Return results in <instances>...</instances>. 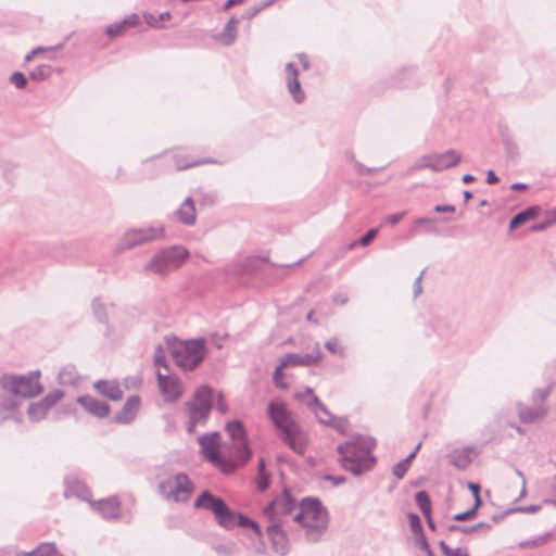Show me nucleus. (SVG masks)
Returning a JSON list of instances; mask_svg holds the SVG:
<instances>
[{"mask_svg": "<svg viewBox=\"0 0 556 556\" xmlns=\"http://www.w3.org/2000/svg\"><path fill=\"white\" fill-rule=\"evenodd\" d=\"M140 407V397L137 395L129 396L123 408L115 416V421L124 425L131 422L136 418Z\"/></svg>", "mask_w": 556, "mask_h": 556, "instance_id": "nucleus-20", "label": "nucleus"}, {"mask_svg": "<svg viewBox=\"0 0 556 556\" xmlns=\"http://www.w3.org/2000/svg\"><path fill=\"white\" fill-rule=\"evenodd\" d=\"M403 216H404V213H397V214L390 215L387 217V223H389L390 225H396L402 220Z\"/></svg>", "mask_w": 556, "mask_h": 556, "instance_id": "nucleus-63", "label": "nucleus"}, {"mask_svg": "<svg viewBox=\"0 0 556 556\" xmlns=\"http://www.w3.org/2000/svg\"><path fill=\"white\" fill-rule=\"evenodd\" d=\"M174 264V248L159 251L147 265L146 269L157 275H164L172 270Z\"/></svg>", "mask_w": 556, "mask_h": 556, "instance_id": "nucleus-15", "label": "nucleus"}, {"mask_svg": "<svg viewBox=\"0 0 556 556\" xmlns=\"http://www.w3.org/2000/svg\"><path fill=\"white\" fill-rule=\"evenodd\" d=\"M323 479L326 481H330L334 486H339L346 481V478L344 476L325 475Z\"/></svg>", "mask_w": 556, "mask_h": 556, "instance_id": "nucleus-56", "label": "nucleus"}, {"mask_svg": "<svg viewBox=\"0 0 556 556\" xmlns=\"http://www.w3.org/2000/svg\"><path fill=\"white\" fill-rule=\"evenodd\" d=\"M292 520L306 528L307 540L316 542L328 527V511L318 498L305 497Z\"/></svg>", "mask_w": 556, "mask_h": 556, "instance_id": "nucleus-3", "label": "nucleus"}, {"mask_svg": "<svg viewBox=\"0 0 556 556\" xmlns=\"http://www.w3.org/2000/svg\"><path fill=\"white\" fill-rule=\"evenodd\" d=\"M213 406V390L206 386L200 387L187 404L189 421L187 431L194 432L198 425H204L210 416Z\"/></svg>", "mask_w": 556, "mask_h": 556, "instance_id": "nucleus-5", "label": "nucleus"}, {"mask_svg": "<svg viewBox=\"0 0 556 556\" xmlns=\"http://www.w3.org/2000/svg\"><path fill=\"white\" fill-rule=\"evenodd\" d=\"M312 412L316 415L319 422L320 418L330 419V416H333L320 401L319 405H316V408L312 409Z\"/></svg>", "mask_w": 556, "mask_h": 556, "instance_id": "nucleus-50", "label": "nucleus"}, {"mask_svg": "<svg viewBox=\"0 0 556 556\" xmlns=\"http://www.w3.org/2000/svg\"><path fill=\"white\" fill-rule=\"evenodd\" d=\"M256 484L258 491L264 492L269 486V476L267 473H263L262 476L257 475Z\"/></svg>", "mask_w": 556, "mask_h": 556, "instance_id": "nucleus-53", "label": "nucleus"}, {"mask_svg": "<svg viewBox=\"0 0 556 556\" xmlns=\"http://www.w3.org/2000/svg\"><path fill=\"white\" fill-rule=\"evenodd\" d=\"M91 505L103 518L111 519L119 517L121 505L116 497L92 502Z\"/></svg>", "mask_w": 556, "mask_h": 556, "instance_id": "nucleus-22", "label": "nucleus"}, {"mask_svg": "<svg viewBox=\"0 0 556 556\" xmlns=\"http://www.w3.org/2000/svg\"><path fill=\"white\" fill-rule=\"evenodd\" d=\"M189 256V252L181 247L176 245V267L185 262Z\"/></svg>", "mask_w": 556, "mask_h": 556, "instance_id": "nucleus-54", "label": "nucleus"}, {"mask_svg": "<svg viewBox=\"0 0 556 556\" xmlns=\"http://www.w3.org/2000/svg\"><path fill=\"white\" fill-rule=\"evenodd\" d=\"M40 371L34 370L26 376L7 375L0 380L2 388L15 396L34 397L41 393Z\"/></svg>", "mask_w": 556, "mask_h": 556, "instance_id": "nucleus-6", "label": "nucleus"}, {"mask_svg": "<svg viewBox=\"0 0 556 556\" xmlns=\"http://www.w3.org/2000/svg\"><path fill=\"white\" fill-rule=\"evenodd\" d=\"M267 415L275 428L280 432L281 440L296 454L304 455L307 435L293 418L292 413L281 401H270Z\"/></svg>", "mask_w": 556, "mask_h": 556, "instance_id": "nucleus-1", "label": "nucleus"}, {"mask_svg": "<svg viewBox=\"0 0 556 556\" xmlns=\"http://www.w3.org/2000/svg\"><path fill=\"white\" fill-rule=\"evenodd\" d=\"M10 81L18 89H22L26 86L27 84V79L25 77V75L21 72H14L11 76H10Z\"/></svg>", "mask_w": 556, "mask_h": 556, "instance_id": "nucleus-48", "label": "nucleus"}, {"mask_svg": "<svg viewBox=\"0 0 556 556\" xmlns=\"http://www.w3.org/2000/svg\"><path fill=\"white\" fill-rule=\"evenodd\" d=\"M435 213H453L455 212V206L453 205H435L433 207Z\"/></svg>", "mask_w": 556, "mask_h": 556, "instance_id": "nucleus-62", "label": "nucleus"}, {"mask_svg": "<svg viewBox=\"0 0 556 556\" xmlns=\"http://www.w3.org/2000/svg\"><path fill=\"white\" fill-rule=\"evenodd\" d=\"M286 84L289 93L295 103H302L305 100V92L303 91L299 81V70L293 63H287L285 67Z\"/></svg>", "mask_w": 556, "mask_h": 556, "instance_id": "nucleus-16", "label": "nucleus"}, {"mask_svg": "<svg viewBox=\"0 0 556 556\" xmlns=\"http://www.w3.org/2000/svg\"><path fill=\"white\" fill-rule=\"evenodd\" d=\"M408 520H409L410 528L415 534V538H417L420 532H424L420 518L416 514H409Z\"/></svg>", "mask_w": 556, "mask_h": 556, "instance_id": "nucleus-46", "label": "nucleus"}, {"mask_svg": "<svg viewBox=\"0 0 556 556\" xmlns=\"http://www.w3.org/2000/svg\"><path fill=\"white\" fill-rule=\"evenodd\" d=\"M439 546L444 556H469L466 549L460 547L451 548L444 541H441Z\"/></svg>", "mask_w": 556, "mask_h": 556, "instance_id": "nucleus-38", "label": "nucleus"}, {"mask_svg": "<svg viewBox=\"0 0 556 556\" xmlns=\"http://www.w3.org/2000/svg\"><path fill=\"white\" fill-rule=\"evenodd\" d=\"M549 392H551L549 387L535 390L532 395V400H533L534 404L539 405L538 404L539 402L540 403L544 402V400L548 396Z\"/></svg>", "mask_w": 556, "mask_h": 556, "instance_id": "nucleus-51", "label": "nucleus"}, {"mask_svg": "<svg viewBox=\"0 0 556 556\" xmlns=\"http://www.w3.org/2000/svg\"><path fill=\"white\" fill-rule=\"evenodd\" d=\"M164 229L162 227L135 228L126 231L121 240V249L128 250L139 244L154 241L163 238Z\"/></svg>", "mask_w": 556, "mask_h": 556, "instance_id": "nucleus-11", "label": "nucleus"}, {"mask_svg": "<svg viewBox=\"0 0 556 556\" xmlns=\"http://www.w3.org/2000/svg\"><path fill=\"white\" fill-rule=\"evenodd\" d=\"M125 29H126V27L124 26L123 22L121 21V22H117V23H114V24L108 26L106 34L110 37L114 38V37L121 36Z\"/></svg>", "mask_w": 556, "mask_h": 556, "instance_id": "nucleus-47", "label": "nucleus"}, {"mask_svg": "<svg viewBox=\"0 0 556 556\" xmlns=\"http://www.w3.org/2000/svg\"><path fill=\"white\" fill-rule=\"evenodd\" d=\"M471 452L472 450L470 447L454 450L448 455L451 464L457 469H466L471 463Z\"/></svg>", "mask_w": 556, "mask_h": 556, "instance_id": "nucleus-27", "label": "nucleus"}, {"mask_svg": "<svg viewBox=\"0 0 556 556\" xmlns=\"http://www.w3.org/2000/svg\"><path fill=\"white\" fill-rule=\"evenodd\" d=\"M77 403H79L86 412L98 418H104L110 414V406L108 404L90 395L79 396Z\"/></svg>", "mask_w": 556, "mask_h": 556, "instance_id": "nucleus-21", "label": "nucleus"}, {"mask_svg": "<svg viewBox=\"0 0 556 556\" xmlns=\"http://www.w3.org/2000/svg\"><path fill=\"white\" fill-rule=\"evenodd\" d=\"M154 366L160 392L163 394L165 402L172 403L174 401V377L165 362V351L162 346L155 349Z\"/></svg>", "mask_w": 556, "mask_h": 556, "instance_id": "nucleus-9", "label": "nucleus"}, {"mask_svg": "<svg viewBox=\"0 0 556 556\" xmlns=\"http://www.w3.org/2000/svg\"><path fill=\"white\" fill-rule=\"evenodd\" d=\"M56 547L53 543H41L36 549L24 553L25 556H53Z\"/></svg>", "mask_w": 556, "mask_h": 556, "instance_id": "nucleus-35", "label": "nucleus"}, {"mask_svg": "<svg viewBox=\"0 0 556 556\" xmlns=\"http://www.w3.org/2000/svg\"><path fill=\"white\" fill-rule=\"evenodd\" d=\"M226 431L232 441L231 455L238 462L237 465H243L252 455L243 425L239 420L229 421L226 425Z\"/></svg>", "mask_w": 556, "mask_h": 556, "instance_id": "nucleus-8", "label": "nucleus"}, {"mask_svg": "<svg viewBox=\"0 0 556 556\" xmlns=\"http://www.w3.org/2000/svg\"><path fill=\"white\" fill-rule=\"evenodd\" d=\"M415 545L422 549L427 556H434L432 549L430 548V545L427 541V538L425 535V532H420L417 538H415Z\"/></svg>", "mask_w": 556, "mask_h": 556, "instance_id": "nucleus-40", "label": "nucleus"}, {"mask_svg": "<svg viewBox=\"0 0 556 556\" xmlns=\"http://www.w3.org/2000/svg\"><path fill=\"white\" fill-rule=\"evenodd\" d=\"M92 308L94 316L102 323L106 321L105 306L99 300L92 302Z\"/></svg>", "mask_w": 556, "mask_h": 556, "instance_id": "nucleus-44", "label": "nucleus"}, {"mask_svg": "<svg viewBox=\"0 0 556 556\" xmlns=\"http://www.w3.org/2000/svg\"><path fill=\"white\" fill-rule=\"evenodd\" d=\"M283 521H273L266 528L267 534L271 541L274 551L279 555L287 554L289 546L286 534L282 530Z\"/></svg>", "mask_w": 556, "mask_h": 556, "instance_id": "nucleus-17", "label": "nucleus"}, {"mask_svg": "<svg viewBox=\"0 0 556 556\" xmlns=\"http://www.w3.org/2000/svg\"><path fill=\"white\" fill-rule=\"evenodd\" d=\"M286 368H288L286 366V363H283V361L280 358L279 365L276 367L274 375H273V381H274L275 386L282 390L288 388L287 383L283 382V374H282V370Z\"/></svg>", "mask_w": 556, "mask_h": 556, "instance_id": "nucleus-37", "label": "nucleus"}, {"mask_svg": "<svg viewBox=\"0 0 556 556\" xmlns=\"http://www.w3.org/2000/svg\"><path fill=\"white\" fill-rule=\"evenodd\" d=\"M241 18L232 15L225 24L222 31L214 34L212 38L224 47H229L235 43L238 36V26Z\"/></svg>", "mask_w": 556, "mask_h": 556, "instance_id": "nucleus-19", "label": "nucleus"}, {"mask_svg": "<svg viewBox=\"0 0 556 556\" xmlns=\"http://www.w3.org/2000/svg\"><path fill=\"white\" fill-rule=\"evenodd\" d=\"M195 508H205L212 511L217 523L225 529H232L236 525V513L228 508L225 501L210 491H203L194 503Z\"/></svg>", "mask_w": 556, "mask_h": 556, "instance_id": "nucleus-7", "label": "nucleus"}, {"mask_svg": "<svg viewBox=\"0 0 556 556\" xmlns=\"http://www.w3.org/2000/svg\"><path fill=\"white\" fill-rule=\"evenodd\" d=\"M415 502L424 516L431 514V501L426 491H419L415 495Z\"/></svg>", "mask_w": 556, "mask_h": 556, "instance_id": "nucleus-34", "label": "nucleus"}, {"mask_svg": "<svg viewBox=\"0 0 556 556\" xmlns=\"http://www.w3.org/2000/svg\"><path fill=\"white\" fill-rule=\"evenodd\" d=\"M159 492L165 498H170V496L174 494V483L172 482L170 478L159 484Z\"/></svg>", "mask_w": 556, "mask_h": 556, "instance_id": "nucleus-43", "label": "nucleus"}, {"mask_svg": "<svg viewBox=\"0 0 556 556\" xmlns=\"http://www.w3.org/2000/svg\"><path fill=\"white\" fill-rule=\"evenodd\" d=\"M518 416L525 424H531L539 419H542L546 414V408L543 405H535L534 407H528L523 404L517 406Z\"/></svg>", "mask_w": 556, "mask_h": 556, "instance_id": "nucleus-24", "label": "nucleus"}, {"mask_svg": "<svg viewBox=\"0 0 556 556\" xmlns=\"http://www.w3.org/2000/svg\"><path fill=\"white\" fill-rule=\"evenodd\" d=\"M325 348L331 353L344 356V348H342L337 338H331L325 343Z\"/></svg>", "mask_w": 556, "mask_h": 556, "instance_id": "nucleus-41", "label": "nucleus"}, {"mask_svg": "<svg viewBox=\"0 0 556 556\" xmlns=\"http://www.w3.org/2000/svg\"><path fill=\"white\" fill-rule=\"evenodd\" d=\"M122 22L126 28L135 27L139 24V15L136 13H132V14L126 16Z\"/></svg>", "mask_w": 556, "mask_h": 556, "instance_id": "nucleus-55", "label": "nucleus"}, {"mask_svg": "<svg viewBox=\"0 0 556 556\" xmlns=\"http://www.w3.org/2000/svg\"><path fill=\"white\" fill-rule=\"evenodd\" d=\"M213 549L223 556H233L238 552V547L232 542L219 543L213 546Z\"/></svg>", "mask_w": 556, "mask_h": 556, "instance_id": "nucleus-36", "label": "nucleus"}, {"mask_svg": "<svg viewBox=\"0 0 556 556\" xmlns=\"http://www.w3.org/2000/svg\"><path fill=\"white\" fill-rule=\"evenodd\" d=\"M207 354L206 341L203 338L178 340L176 338V367L184 370L195 369Z\"/></svg>", "mask_w": 556, "mask_h": 556, "instance_id": "nucleus-4", "label": "nucleus"}, {"mask_svg": "<svg viewBox=\"0 0 556 556\" xmlns=\"http://www.w3.org/2000/svg\"><path fill=\"white\" fill-rule=\"evenodd\" d=\"M49 75V66H41L31 73V77L35 79H45Z\"/></svg>", "mask_w": 556, "mask_h": 556, "instance_id": "nucleus-59", "label": "nucleus"}, {"mask_svg": "<svg viewBox=\"0 0 556 556\" xmlns=\"http://www.w3.org/2000/svg\"><path fill=\"white\" fill-rule=\"evenodd\" d=\"M242 528L251 527L257 534H261V529L257 522L253 521L252 519L242 516L240 514H236V525Z\"/></svg>", "mask_w": 556, "mask_h": 556, "instance_id": "nucleus-39", "label": "nucleus"}, {"mask_svg": "<svg viewBox=\"0 0 556 556\" xmlns=\"http://www.w3.org/2000/svg\"><path fill=\"white\" fill-rule=\"evenodd\" d=\"M409 466L407 465V460H400L393 466L392 472L397 479L404 478L408 470Z\"/></svg>", "mask_w": 556, "mask_h": 556, "instance_id": "nucleus-45", "label": "nucleus"}, {"mask_svg": "<svg viewBox=\"0 0 556 556\" xmlns=\"http://www.w3.org/2000/svg\"><path fill=\"white\" fill-rule=\"evenodd\" d=\"M320 424L334 428L338 432L344 434L348 428L346 417L330 416V419L320 418Z\"/></svg>", "mask_w": 556, "mask_h": 556, "instance_id": "nucleus-33", "label": "nucleus"}, {"mask_svg": "<svg viewBox=\"0 0 556 556\" xmlns=\"http://www.w3.org/2000/svg\"><path fill=\"white\" fill-rule=\"evenodd\" d=\"M211 162L212 161H210V160H202V161H197V162H193L191 164H188V163H181L180 161L176 160V169H186V168H188L190 166L205 164V163H211Z\"/></svg>", "mask_w": 556, "mask_h": 556, "instance_id": "nucleus-61", "label": "nucleus"}, {"mask_svg": "<svg viewBox=\"0 0 556 556\" xmlns=\"http://www.w3.org/2000/svg\"><path fill=\"white\" fill-rule=\"evenodd\" d=\"M450 531H459L465 534H470L477 531V527L473 526H459V525H452L448 527Z\"/></svg>", "mask_w": 556, "mask_h": 556, "instance_id": "nucleus-52", "label": "nucleus"}, {"mask_svg": "<svg viewBox=\"0 0 556 556\" xmlns=\"http://www.w3.org/2000/svg\"><path fill=\"white\" fill-rule=\"evenodd\" d=\"M79 381V376L76 368L72 365L64 366L59 372V382L61 384H76Z\"/></svg>", "mask_w": 556, "mask_h": 556, "instance_id": "nucleus-31", "label": "nucleus"}, {"mask_svg": "<svg viewBox=\"0 0 556 556\" xmlns=\"http://www.w3.org/2000/svg\"><path fill=\"white\" fill-rule=\"evenodd\" d=\"M424 274H425V269L419 274V276L414 281L413 292H414L415 298L420 295L422 292L421 280H422Z\"/></svg>", "mask_w": 556, "mask_h": 556, "instance_id": "nucleus-57", "label": "nucleus"}, {"mask_svg": "<svg viewBox=\"0 0 556 556\" xmlns=\"http://www.w3.org/2000/svg\"><path fill=\"white\" fill-rule=\"evenodd\" d=\"M541 212L540 206H529L517 213L509 222V230H514L519 226L534 219Z\"/></svg>", "mask_w": 556, "mask_h": 556, "instance_id": "nucleus-26", "label": "nucleus"}, {"mask_svg": "<svg viewBox=\"0 0 556 556\" xmlns=\"http://www.w3.org/2000/svg\"><path fill=\"white\" fill-rule=\"evenodd\" d=\"M430 159L431 170L442 172L456 166L460 162L462 155L455 150L451 149L443 153L430 154Z\"/></svg>", "mask_w": 556, "mask_h": 556, "instance_id": "nucleus-18", "label": "nucleus"}, {"mask_svg": "<svg viewBox=\"0 0 556 556\" xmlns=\"http://www.w3.org/2000/svg\"><path fill=\"white\" fill-rule=\"evenodd\" d=\"M475 516H476L475 508H470L467 511L455 515L454 520L465 521V520H469V519L473 518Z\"/></svg>", "mask_w": 556, "mask_h": 556, "instance_id": "nucleus-58", "label": "nucleus"}, {"mask_svg": "<svg viewBox=\"0 0 556 556\" xmlns=\"http://www.w3.org/2000/svg\"><path fill=\"white\" fill-rule=\"evenodd\" d=\"M296 509V502L291 497L287 490L283 494L270 502L264 509L269 522L283 520V517L291 515Z\"/></svg>", "mask_w": 556, "mask_h": 556, "instance_id": "nucleus-12", "label": "nucleus"}, {"mask_svg": "<svg viewBox=\"0 0 556 556\" xmlns=\"http://www.w3.org/2000/svg\"><path fill=\"white\" fill-rule=\"evenodd\" d=\"M143 18L146 23L153 28H161L164 22H168L172 18V14L169 11L161 13L157 17L149 12L143 13Z\"/></svg>", "mask_w": 556, "mask_h": 556, "instance_id": "nucleus-32", "label": "nucleus"}, {"mask_svg": "<svg viewBox=\"0 0 556 556\" xmlns=\"http://www.w3.org/2000/svg\"><path fill=\"white\" fill-rule=\"evenodd\" d=\"M323 358V353L320 350V345L318 342H316L313 346V350L311 353L307 354H296V353H288L281 357L283 363H286V366L289 367H295V366H302V367H309L317 365Z\"/></svg>", "mask_w": 556, "mask_h": 556, "instance_id": "nucleus-13", "label": "nucleus"}, {"mask_svg": "<svg viewBox=\"0 0 556 556\" xmlns=\"http://www.w3.org/2000/svg\"><path fill=\"white\" fill-rule=\"evenodd\" d=\"M377 235H378L377 228L369 229L365 235H363L358 239L359 245H363V247L369 245L371 243V241L377 237Z\"/></svg>", "mask_w": 556, "mask_h": 556, "instance_id": "nucleus-49", "label": "nucleus"}, {"mask_svg": "<svg viewBox=\"0 0 556 556\" xmlns=\"http://www.w3.org/2000/svg\"><path fill=\"white\" fill-rule=\"evenodd\" d=\"M425 168H429L431 169V159H430V154L429 155H424L421 157H419L408 169L409 173H413L415 170H420V169H425Z\"/></svg>", "mask_w": 556, "mask_h": 556, "instance_id": "nucleus-42", "label": "nucleus"}, {"mask_svg": "<svg viewBox=\"0 0 556 556\" xmlns=\"http://www.w3.org/2000/svg\"><path fill=\"white\" fill-rule=\"evenodd\" d=\"M354 167H355V170L358 173V174H374L378 170V168H375V167H366L364 166L363 164L354 161Z\"/></svg>", "mask_w": 556, "mask_h": 556, "instance_id": "nucleus-60", "label": "nucleus"}, {"mask_svg": "<svg viewBox=\"0 0 556 556\" xmlns=\"http://www.w3.org/2000/svg\"><path fill=\"white\" fill-rule=\"evenodd\" d=\"M201 446V452L212 463H220L222 470L226 473L232 472L238 466L235 460H220L219 458V432L215 431L210 434H204L198 438Z\"/></svg>", "mask_w": 556, "mask_h": 556, "instance_id": "nucleus-10", "label": "nucleus"}, {"mask_svg": "<svg viewBox=\"0 0 556 556\" xmlns=\"http://www.w3.org/2000/svg\"><path fill=\"white\" fill-rule=\"evenodd\" d=\"M17 403L10 399L8 395L1 394L0 395V422L8 420L9 418L13 417L16 408Z\"/></svg>", "mask_w": 556, "mask_h": 556, "instance_id": "nucleus-29", "label": "nucleus"}, {"mask_svg": "<svg viewBox=\"0 0 556 556\" xmlns=\"http://www.w3.org/2000/svg\"><path fill=\"white\" fill-rule=\"evenodd\" d=\"M63 397V392L54 390L48 393L40 402L34 403L28 407V416L33 421H40L48 410Z\"/></svg>", "mask_w": 556, "mask_h": 556, "instance_id": "nucleus-14", "label": "nucleus"}, {"mask_svg": "<svg viewBox=\"0 0 556 556\" xmlns=\"http://www.w3.org/2000/svg\"><path fill=\"white\" fill-rule=\"evenodd\" d=\"M548 227H551L549 223L546 220L542 222V223H538V224H534L532 227H531V230L532 231H543L545 229H547Z\"/></svg>", "mask_w": 556, "mask_h": 556, "instance_id": "nucleus-64", "label": "nucleus"}, {"mask_svg": "<svg viewBox=\"0 0 556 556\" xmlns=\"http://www.w3.org/2000/svg\"><path fill=\"white\" fill-rule=\"evenodd\" d=\"M93 387L100 394L112 401H119L123 397V391L116 381L99 380Z\"/></svg>", "mask_w": 556, "mask_h": 556, "instance_id": "nucleus-23", "label": "nucleus"}, {"mask_svg": "<svg viewBox=\"0 0 556 556\" xmlns=\"http://www.w3.org/2000/svg\"><path fill=\"white\" fill-rule=\"evenodd\" d=\"M176 216H178L179 220L187 226L195 224V207L191 198H187L180 204L179 208L176 211Z\"/></svg>", "mask_w": 556, "mask_h": 556, "instance_id": "nucleus-25", "label": "nucleus"}, {"mask_svg": "<svg viewBox=\"0 0 556 556\" xmlns=\"http://www.w3.org/2000/svg\"><path fill=\"white\" fill-rule=\"evenodd\" d=\"M294 397L311 410L316 408V405H319V399L314 394L313 389L308 387L303 391L296 392Z\"/></svg>", "mask_w": 556, "mask_h": 556, "instance_id": "nucleus-30", "label": "nucleus"}, {"mask_svg": "<svg viewBox=\"0 0 556 556\" xmlns=\"http://www.w3.org/2000/svg\"><path fill=\"white\" fill-rule=\"evenodd\" d=\"M193 491V484L184 473L176 475V501L187 500Z\"/></svg>", "mask_w": 556, "mask_h": 556, "instance_id": "nucleus-28", "label": "nucleus"}, {"mask_svg": "<svg viewBox=\"0 0 556 556\" xmlns=\"http://www.w3.org/2000/svg\"><path fill=\"white\" fill-rule=\"evenodd\" d=\"M374 446V439L363 435L338 445L337 452L342 468L356 477L369 471L376 464L372 456Z\"/></svg>", "mask_w": 556, "mask_h": 556, "instance_id": "nucleus-2", "label": "nucleus"}]
</instances>
